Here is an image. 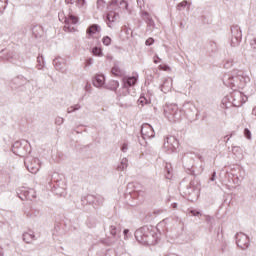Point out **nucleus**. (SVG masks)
Wrapping results in <instances>:
<instances>
[{
  "label": "nucleus",
  "mask_w": 256,
  "mask_h": 256,
  "mask_svg": "<svg viewBox=\"0 0 256 256\" xmlns=\"http://www.w3.org/2000/svg\"><path fill=\"white\" fill-rule=\"evenodd\" d=\"M211 219H213V217H211V216L206 217V221H208V222L211 221Z\"/></svg>",
  "instance_id": "obj_63"
},
{
  "label": "nucleus",
  "mask_w": 256,
  "mask_h": 256,
  "mask_svg": "<svg viewBox=\"0 0 256 256\" xmlns=\"http://www.w3.org/2000/svg\"><path fill=\"white\" fill-rule=\"evenodd\" d=\"M16 193H17L19 199H21V201H25V200L33 201V199H35V197H37L35 190L28 189L26 187L18 188L16 190Z\"/></svg>",
  "instance_id": "obj_11"
},
{
  "label": "nucleus",
  "mask_w": 256,
  "mask_h": 256,
  "mask_svg": "<svg viewBox=\"0 0 256 256\" xmlns=\"http://www.w3.org/2000/svg\"><path fill=\"white\" fill-rule=\"evenodd\" d=\"M223 84L226 87L233 89L238 87V89H245L247 84L250 83L251 78L243 70H234L232 73L225 74L222 78Z\"/></svg>",
  "instance_id": "obj_1"
},
{
  "label": "nucleus",
  "mask_w": 256,
  "mask_h": 256,
  "mask_svg": "<svg viewBox=\"0 0 256 256\" xmlns=\"http://www.w3.org/2000/svg\"><path fill=\"white\" fill-rule=\"evenodd\" d=\"M187 0H184L182 2H180L178 5H177V10L178 11H181V9H185L187 7Z\"/></svg>",
  "instance_id": "obj_39"
},
{
  "label": "nucleus",
  "mask_w": 256,
  "mask_h": 256,
  "mask_svg": "<svg viewBox=\"0 0 256 256\" xmlns=\"http://www.w3.org/2000/svg\"><path fill=\"white\" fill-rule=\"evenodd\" d=\"M63 123H65V119L64 118H62L60 116L56 117V119H55V124L56 125H63Z\"/></svg>",
  "instance_id": "obj_42"
},
{
  "label": "nucleus",
  "mask_w": 256,
  "mask_h": 256,
  "mask_svg": "<svg viewBox=\"0 0 256 256\" xmlns=\"http://www.w3.org/2000/svg\"><path fill=\"white\" fill-rule=\"evenodd\" d=\"M86 225H87V227H89V229H93V228L97 227V219H95L94 217H89L86 220Z\"/></svg>",
  "instance_id": "obj_29"
},
{
  "label": "nucleus",
  "mask_w": 256,
  "mask_h": 256,
  "mask_svg": "<svg viewBox=\"0 0 256 256\" xmlns=\"http://www.w3.org/2000/svg\"><path fill=\"white\" fill-rule=\"evenodd\" d=\"M91 65H93V58H88V59L86 60V67H89V66H91Z\"/></svg>",
  "instance_id": "obj_51"
},
{
  "label": "nucleus",
  "mask_w": 256,
  "mask_h": 256,
  "mask_svg": "<svg viewBox=\"0 0 256 256\" xmlns=\"http://www.w3.org/2000/svg\"><path fill=\"white\" fill-rule=\"evenodd\" d=\"M180 29H185V24H183V22H180Z\"/></svg>",
  "instance_id": "obj_62"
},
{
  "label": "nucleus",
  "mask_w": 256,
  "mask_h": 256,
  "mask_svg": "<svg viewBox=\"0 0 256 256\" xmlns=\"http://www.w3.org/2000/svg\"><path fill=\"white\" fill-rule=\"evenodd\" d=\"M66 5H73L75 3V0H65Z\"/></svg>",
  "instance_id": "obj_57"
},
{
  "label": "nucleus",
  "mask_w": 256,
  "mask_h": 256,
  "mask_svg": "<svg viewBox=\"0 0 256 256\" xmlns=\"http://www.w3.org/2000/svg\"><path fill=\"white\" fill-rule=\"evenodd\" d=\"M250 46L254 49V51H256V37H253L250 40Z\"/></svg>",
  "instance_id": "obj_46"
},
{
  "label": "nucleus",
  "mask_w": 256,
  "mask_h": 256,
  "mask_svg": "<svg viewBox=\"0 0 256 256\" xmlns=\"http://www.w3.org/2000/svg\"><path fill=\"white\" fill-rule=\"evenodd\" d=\"M141 15H142V19H143V21H145V23H147L153 19L151 17V14H149V12H147V11H142Z\"/></svg>",
  "instance_id": "obj_36"
},
{
  "label": "nucleus",
  "mask_w": 256,
  "mask_h": 256,
  "mask_svg": "<svg viewBox=\"0 0 256 256\" xmlns=\"http://www.w3.org/2000/svg\"><path fill=\"white\" fill-rule=\"evenodd\" d=\"M111 72L116 77H121V75H123V71L117 65H114V67L112 68Z\"/></svg>",
  "instance_id": "obj_33"
},
{
  "label": "nucleus",
  "mask_w": 256,
  "mask_h": 256,
  "mask_svg": "<svg viewBox=\"0 0 256 256\" xmlns=\"http://www.w3.org/2000/svg\"><path fill=\"white\" fill-rule=\"evenodd\" d=\"M104 89H108L109 91H117V89H119V81L110 80L106 85H104Z\"/></svg>",
  "instance_id": "obj_22"
},
{
  "label": "nucleus",
  "mask_w": 256,
  "mask_h": 256,
  "mask_svg": "<svg viewBox=\"0 0 256 256\" xmlns=\"http://www.w3.org/2000/svg\"><path fill=\"white\" fill-rule=\"evenodd\" d=\"M191 214L194 215V217H197V215H200L199 211L191 210Z\"/></svg>",
  "instance_id": "obj_58"
},
{
  "label": "nucleus",
  "mask_w": 256,
  "mask_h": 256,
  "mask_svg": "<svg viewBox=\"0 0 256 256\" xmlns=\"http://www.w3.org/2000/svg\"><path fill=\"white\" fill-rule=\"evenodd\" d=\"M29 147V142H27L26 140L16 141L12 145V153H14V155H17L18 157H25L27 153H31Z\"/></svg>",
  "instance_id": "obj_8"
},
{
  "label": "nucleus",
  "mask_w": 256,
  "mask_h": 256,
  "mask_svg": "<svg viewBox=\"0 0 256 256\" xmlns=\"http://www.w3.org/2000/svg\"><path fill=\"white\" fill-rule=\"evenodd\" d=\"M215 177H217V172L214 171L210 177V181H215Z\"/></svg>",
  "instance_id": "obj_54"
},
{
  "label": "nucleus",
  "mask_w": 256,
  "mask_h": 256,
  "mask_svg": "<svg viewBox=\"0 0 256 256\" xmlns=\"http://www.w3.org/2000/svg\"><path fill=\"white\" fill-rule=\"evenodd\" d=\"M247 101V97L239 90H233L229 96L222 99V109H229V107H241Z\"/></svg>",
  "instance_id": "obj_5"
},
{
  "label": "nucleus",
  "mask_w": 256,
  "mask_h": 256,
  "mask_svg": "<svg viewBox=\"0 0 256 256\" xmlns=\"http://www.w3.org/2000/svg\"><path fill=\"white\" fill-rule=\"evenodd\" d=\"M171 89H173V79H164L163 83L160 85V91H162V93H169Z\"/></svg>",
  "instance_id": "obj_19"
},
{
  "label": "nucleus",
  "mask_w": 256,
  "mask_h": 256,
  "mask_svg": "<svg viewBox=\"0 0 256 256\" xmlns=\"http://www.w3.org/2000/svg\"><path fill=\"white\" fill-rule=\"evenodd\" d=\"M94 87H105V75L96 74L93 78Z\"/></svg>",
  "instance_id": "obj_20"
},
{
  "label": "nucleus",
  "mask_w": 256,
  "mask_h": 256,
  "mask_svg": "<svg viewBox=\"0 0 256 256\" xmlns=\"http://www.w3.org/2000/svg\"><path fill=\"white\" fill-rule=\"evenodd\" d=\"M120 6H121V7H124V9H127V7H129V4L127 3V1L122 0V1L120 2Z\"/></svg>",
  "instance_id": "obj_49"
},
{
  "label": "nucleus",
  "mask_w": 256,
  "mask_h": 256,
  "mask_svg": "<svg viewBox=\"0 0 256 256\" xmlns=\"http://www.w3.org/2000/svg\"><path fill=\"white\" fill-rule=\"evenodd\" d=\"M241 39H243V32L241 31V27H239V25L231 26V47H239Z\"/></svg>",
  "instance_id": "obj_10"
},
{
  "label": "nucleus",
  "mask_w": 256,
  "mask_h": 256,
  "mask_svg": "<svg viewBox=\"0 0 256 256\" xmlns=\"http://www.w3.org/2000/svg\"><path fill=\"white\" fill-rule=\"evenodd\" d=\"M151 103V98H147V96L142 95L138 99V105H141L142 107H145V105H150Z\"/></svg>",
  "instance_id": "obj_27"
},
{
  "label": "nucleus",
  "mask_w": 256,
  "mask_h": 256,
  "mask_svg": "<svg viewBox=\"0 0 256 256\" xmlns=\"http://www.w3.org/2000/svg\"><path fill=\"white\" fill-rule=\"evenodd\" d=\"M103 45H106V47H109L111 45V37L109 36H104L102 39Z\"/></svg>",
  "instance_id": "obj_38"
},
{
  "label": "nucleus",
  "mask_w": 256,
  "mask_h": 256,
  "mask_svg": "<svg viewBox=\"0 0 256 256\" xmlns=\"http://www.w3.org/2000/svg\"><path fill=\"white\" fill-rule=\"evenodd\" d=\"M51 185L54 189H65V182L63 181V175L54 172L51 176Z\"/></svg>",
  "instance_id": "obj_15"
},
{
  "label": "nucleus",
  "mask_w": 256,
  "mask_h": 256,
  "mask_svg": "<svg viewBox=\"0 0 256 256\" xmlns=\"http://www.w3.org/2000/svg\"><path fill=\"white\" fill-rule=\"evenodd\" d=\"M67 113L68 114L75 113V109L73 108V106H70L67 108Z\"/></svg>",
  "instance_id": "obj_52"
},
{
  "label": "nucleus",
  "mask_w": 256,
  "mask_h": 256,
  "mask_svg": "<svg viewBox=\"0 0 256 256\" xmlns=\"http://www.w3.org/2000/svg\"><path fill=\"white\" fill-rule=\"evenodd\" d=\"M53 65L56 71H60V73H67V68H66L67 62L65 61V59L60 57L55 58L53 60Z\"/></svg>",
  "instance_id": "obj_18"
},
{
  "label": "nucleus",
  "mask_w": 256,
  "mask_h": 256,
  "mask_svg": "<svg viewBox=\"0 0 256 256\" xmlns=\"http://www.w3.org/2000/svg\"><path fill=\"white\" fill-rule=\"evenodd\" d=\"M235 239H236V244L240 249H242L243 251H245V249H249V246L251 244L249 241V236H247L245 233L243 232L236 233Z\"/></svg>",
  "instance_id": "obj_14"
},
{
  "label": "nucleus",
  "mask_w": 256,
  "mask_h": 256,
  "mask_svg": "<svg viewBox=\"0 0 256 256\" xmlns=\"http://www.w3.org/2000/svg\"><path fill=\"white\" fill-rule=\"evenodd\" d=\"M130 193V197H132V199H138L139 201H143V197H145V192L142 190H134Z\"/></svg>",
  "instance_id": "obj_23"
},
{
  "label": "nucleus",
  "mask_w": 256,
  "mask_h": 256,
  "mask_svg": "<svg viewBox=\"0 0 256 256\" xmlns=\"http://www.w3.org/2000/svg\"><path fill=\"white\" fill-rule=\"evenodd\" d=\"M164 116L168 121H170V123H175L177 121H181L183 112L179 110V106H177V104H166L164 106Z\"/></svg>",
  "instance_id": "obj_6"
},
{
  "label": "nucleus",
  "mask_w": 256,
  "mask_h": 256,
  "mask_svg": "<svg viewBox=\"0 0 256 256\" xmlns=\"http://www.w3.org/2000/svg\"><path fill=\"white\" fill-rule=\"evenodd\" d=\"M139 79V76H124L122 78V83H123V90H126V92L122 95H118L117 97V101H118V105L120 107H131V105H133V102H131V100L133 99V97L131 96H127L129 95V87H134V85H137V81Z\"/></svg>",
  "instance_id": "obj_3"
},
{
  "label": "nucleus",
  "mask_w": 256,
  "mask_h": 256,
  "mask_svg": "<svg viewBox=\"0 0 256 256\" xmlns=\"http://www.w3.org/2000/svg\"><path fill=\"white\" fill-rule=\"evenodd\" d=\"M7 9V0H0V13H3Z\"/></svg>",
  "instance_id": "obj_37"
},
{
  "label": "nucleus",
  "mask_w": 256,
  "mask_h": 256,
  "mask_svg": "<svg viewBox=\"0 0 256 256\" xmlns=\"http://www.w3.org/2000/svg\"><path fill=\"white\" fill-rule=\"evenodd\" d=\"M184 169H187V171L193 169V159H184Z\"/></svg>",
  "instance_id": "obj_30"
},
{
  "label": "nucleus",
  "mask_w": 256,
  "mask_h": 256,
  "mask_svg": "<svg viewBox=\"0 0 256 256\" xmlns=\"http://www.w3.org/2000/svg\"><path fill=\"white\" fill-rule=\"evenodd\" d=\"M106 19H107V21H109V23H111V21H113V20H111V14H108V15L106 16Z\"/></svg>",
  "instance_id": "obj_60"
},
{
  "label": "nucleus",
  "mask_w": 256,
  "mask_h": 256,
  "mask_svg": "<svg viewBox=\"0 0 256 256\" xmlns=\"http://www.w3.org/2000/svg\"><path fill=\"white\" fill-rule=\"evenodd\" d=\"M147 23V27L150 31H152V29H155V21L152 19V20H148Z\"/></svg>",
  "instance_id": "obj_41"
},
{
  "label": "nucleus",
  "mask_w": 256,
  "mask_h": 256,
  "mask_svg": "<svg viewBox=\"0 0 256 256\" xmlns=\"http://www.w3.org/2000/svg\"><path fill=\"white\" fill-rule=\"evenodd\" d=\"M110 235L115 237L117 235V227L110 226Z\"/></svg>",
  "instance_id": "obj_43"
},
{
  "label": "nucleus",
  "mask_w": 256,
  "mask_h": 256,
  "mask_svg": "<svg viewBox=\"0 0 256 256\" xmlns=\"http://www.w3.org/2000/svg\"><path fill=\"white\" fill-rule=\"evenodd\" d=\"M104 201H105V198H103V196L99 194L97 195L89 194L81 198V203L83 207H85V205H92L94 209H97V207H100V205H103Z\"/></svg>",
  "instance_id": "obj_7"
},
{
  "label": "nucleus",
  "mask_w": 256,
  "mask_h": 256,
  "mask_svg": "<svg viewBox=\"0 0 256 256\" xmlns=\"http://www.w3.org/2000/svg\"><path fill=\"white\" fill-rule=\"evenodd\" d=\"M5 252L3 251V248L0 247V256H4Z\"/></svg>",
  "instance_id": "obj_61"
},
{
  "label": "nucleus",
  "mask_w": 256,
  "mask_h": 256,
  "mask_svg": "<svg viewBox=\"0 0 256 256\" xmlns=\"http://www.w3.org/2000/svg\"><path fill=\"white\" fill-rule=\"evenodd\" d=\"M164 148L168 153H175L179 149V140L175 136H167L164 141Z\"/></svg>",
  "instance_id": "obj_13"
},
{
  "label": "nucleus",
  "mask_w": 256,
  "mask_h": 256,
  "mask_svg": "<svg viewBox=\"0 0 256 256\" xmlns=\"http://www.w3.org/2000/svg\"><path fill=\"white\" fill-rule=\"evenodd\" d=\"M196 157L199 161H201V163H203V161H205V158H203V156H201V154H197Z\"/></svg>",
  "instance_id": "obj_55"
},
{
  "label": "nucleus",
  "mask_w": 256,
  "mask_h": 256,
  "mask_svg": "<svg viewBox=\"0 0 256 256\" xmlns=\"http://www.w3.org/2000/svg\"><path fill=\"white\" fill-rule=\"evenodd\" d=\"M40 211L39 210H31V217H39L40 215Z\"/></svg>",
  "instance_id": "obj_47"
},
{
  "label": "nucleus",
  "mask_w": 256,
  "mask_h": 256,
  "mask_svg": "<svg viewBox=\"0 0 256 256\" xmlns=\"http://www.w3.org/2000/svg\"><path fill=\"white\" fill-rule=\"evenodd\" d=\"M92 54H93L95 57H103V50H102L100 47L95 46V47L92 49Z\"/></svg>",
  "instance_id": "obj_32"
},
{
  "label": "nucleus",
  "mask_w": 256,
  "mask_h": 256,
  "mask_svg": "<svg viewBox=\"0 0 256 256\" xmlns=\"http://www.w3.org/2000/svg\"><path fill=\"white\" fill-rule=\"evenodd\" d=\"M244 136L246 137V139H251V130H249L248 128H245Z\"/></svg>",
  "instance_id": "obj_44"
},
{
  "label": "nucleus",
  "mask_w": 256,
  "mask_h": 256,
  "mask_svg": "<svg viewBox=\"0 0 256 256\" xmlns=\"http://www.w3.org/2000/svg\"><path fill=\"white\" fill-rule=\"evenodd\" d=\"M129 149V146L127 145V143H124L121 147V151L123 153H127V150Z\"/></svg>",
  "instance_id": "obj_48"
},
{
  "label": "nucleus",
  "mask_w": 256,
  "mask_h": 256,
  "mask_svg": "<svg viewBox=\"0 0 256 256\" xmlns=\"http://www.w3.org/2000/svg\"><path fill=\"white\" fill-rule=\"evenodd\" d=\"M211 47H212L213 51H217V43L211 42Z\"/></svg>",
  "instance_id": "obj_56"
},
{
  "label": "nucleus",
  "mask_w": 256,
  "mask_h": 256,
  "mask_svg": "<svg viewBox=\"0 0 256 256\" xmlns=\"http://www.w3.org/2000/svg\"><path fill=\"white\" fill-rule=\"evenodd\" d=\"M22 239L25 243H31V241H35V239H37V238L35 237V234L25 232L22 236Z\"/></svg>",
  "instance_id": "obj_26"
},
{
  "label": "nucleus",
  "mask_w": 256,
  "mask_h": 256,
  "mask_svg": "<svg viewBox=\"0 0 256 256\" xmlns=\"http://www.w3.org/2000/svg\"><path fill=\"white\" fill-rule=\"evenodd\" d=\"M76 5L83 7V5H85V0H76Z\"/></svg>",
  "instance_id": "obj_50"
},
{
  "label": "nucleus",
  "mask_w": 256,
  "mask_h": 256,
  "mask_svg": "<svg viewBox=\"0 0 256 256\" xmlns=\"http://www.w3.org/2000/svg\"><path fill=\"white\" fill-rule=\"evenodd\" d=\"M96 5L98 11H105V8L107 7V2H105V0H97Z\"/></svg>",
  "instance_id": "obj_31"
},
{
  "label": "nucleus",
  "mask_w": 256,
  "mask_h": 256,
  "mask_svg": "<svg viewBox=\"0 0 256 256\" xmlns=\"http://www.w3.org/2000/svg\"><path fill=\"white\" fill-rule=\"evenodd\" d=\"M201 183L195 177H185L179 185V191L188 201H193L199 197Z\"/></svg>",
  "instance_id": "obj_2"
},
{
  "label": "nucleus",
  "mask_w": 256,
  "mask_h": 256,
  "mask_svg": "<svg viewBox=\"0 0 256 256\" xmlns=\"http://www.w3.org/2000/svg\"><path fill=\"white\" fill-rule=\"evenodd\" d=\"M165 171H166V174H165L166 179H171V177H172L171 172L173 171L171 164H166Z\"/></svg>",
  "instance_id": "obj_34"
},
{
  "label": "nucleus",
  "mask_w": 256,
  "mask_h": 256,
  "mask_svg": "<svg viewBox=\"0 0 256 256\" xmlns=\"http://www.w3.org/2000/svg\"><path fill=\"white\" fill-rule=\"evenodd\" d=\"M32 33H33L34 37H36V39H39V37H41V35H43V26L34 25L32 27Z\"/></svg>",
  "instance_id": "obj_24"
},
{
  "label": "nucleus",
  "mask_w": 256,
  "mask_h": 256,
  "mask_svg": "<svg viewBox=\"0 0 256 256\" xmlns=\"http://www.w3.org/2000/svg\"><path fill=\"white\" fill-rule=\"evenodd\" d=\"M37 63H38L37 65L38 69H43V67H45V59L43 58V55H39L37 57Z\"/></svg>",
  "instance_id": "obj_35"
},
{
  "label": "nucleus",
  "mask_w": 256,
  "mask_h": 256,
  "mask_svg": "<svg viewBox=\"0 0 256 256\" xmlns=\"http://www.w3.org/2000/svg\"><path fill=\"white\" fill-rule=\"evenodd\" d=\"M72 107L74 108V111H79V109H81V104H75L72 105Z\"/></svg>",
  "instance_id": "obj_53"
},
{
  "label": "nucleus",
  "mask_w": 256,
  "mask_h": 256,
  "mask_svg": "<svg viewBox=\"0 0 256 256\" xmlns=\"http://www.w3.org/2000/svg\"><path fill=\"white\" fill-rule=\"evenodd\" d=\"M181 111L182 113L184 112V115H186V117H193L197 112V108L193 103L186 102L183 104Z\"/></svg>",
  "instance_id": "obj_17"
},
{
  "label": "nucleus",
  "mask_w": 256,
  "mask_h": 256,
  "mask_svg": "<svg viewBox=\"0 0 256 256\" xmlns=\"http://www.w3.org/2000/svg\"><path fill=\"white\" fill-rule=\"evenodd\" d=\"M100 31H101V26H99V24H92L87 28L86 33L87 35H89V37H91L95 35V33H99Z\"/></svg>",
  "instance_id": "obj_21"
},
{
  "label": "nucleus",
  "mask_w": 256,
  "mask_h": 256,
  "mask_svg": "<svg viewBox=\"0 0 256 256\" xmlns=\"http://www.w3.org/2000/svg\"><path fill=\"white\" fill-rule=\"evenodd\" d=\"M64 23V31H66V33H75V31H77V28L71 25H77L79 23V17L73 14H69L65 17Z\"/></svg>",
  "instance_id": "obj_12"
},
{
  "label": "nucleus",
  "mask_w": 256,
  "mask_h": 256,
  "mask_svg": "<svg viewBox=\"0 0 256 256\" xmlns=\"http://www.w3.org/2000/svg\"><path fill=\"white\" fill-rule=\"evenodd\" d=\"M1 58L3 59V61H10V63H15L14 59H16L17 56H15V53L13 51H10L7 54H3Z\"/></svg>",
  "instance_id": "obj_25"
},
{
  "label": "nucleus",
  "mask_w": 256,
  "mask_h": 256,
  "mask_svg": "<svg viewBox=\"0 0 256 256\" xmlns=\"http://www.w3.org/2000/svg\"><path fill=\"white\" fill-rule=\"evenodd\" d=\"M123 234L125 237H127V235L129 234V229H124Z\"/></svg>",
  "instance_id": "obj_59"
},
{
  "label": "nucleus",
  "mask_w": 256,
  "mask_h": 256,
  "mask_svg": "<svg viewBox=\"0 0 256 256\" xmlns=\"http://www.w3.org/2000/svg\"><path fill=\"white\" fill-rule=\"evenodd\" d=\"M233 67V60L229 59L224 62V68L225 69H231Z\"/></svg>",
  "instance_id": "obj_40"
},
{
  "label": "nucleus",
  "mask_w": 256,
  "mask_h": 256,
  "mask_svg": "<svg viewBox=\"0 0 256 256\" xmlns=\"http://www.w3.org/2000/svg\"><path fill=\"white\" fill-rule=\"evenodd\" d=\"M141 135L143 139H153L155 137V130L151 124H143L141 127Z\"/></svg>",
  "instance_id": "obj_16"
},
{
  "label": "nucleus",
  "mask_w": 256,
  "mask_h": 256,
  "mask_svg": "<svg viewBox=\"0 0 256 256\" xmlns=\"http://www.w3.org/2000/svg\"><path fill=\"white\" fill-rule=\"evenodd\" d=\"M24 165L29 173L35 175L41 169V160L39 158H33V156H28L24 159Z\"/></svg>",
  "instance_id": "obj_9"
},
{
  "label": "nucleus",
  "mask_w": 256,
  "mask_h": 256,
  "mask_svg": "<svg viewBox=\"0 0 256 256\" xmlns=\"http://www.w3.org/2000/svg\"><path fill=\"white\" fill-rule=\"evenodd\" d=\"M153 43H155V39L153 38H148L145 42V45H147V47H151V45H153Z\"/></svg>",
  "instance_id": "obj_45"
},
{
  "label": "nucleus",
  "mask_w": 256,
  "mask_h": 256,
  "mask_svg": "<svg viewBox=\"0 0 256 256\" xmlns=\"http://www.w3.org/2000/svg\"><path fill=\"white\" fill-rule=\"evenodd\" d=\"M129 165V160H127V158H123L120 162V164L118 165L117 169L118 171H125V169H127Z\"/></svg>",
  "instance_id": "obj_28"
},
{
  "label": "nucleus",
  "mask_w": 256,
  "mask_h": 256,
  "mask_svg": "<svg viewBox=\"0 0 256 256\" xmlns=\"http://www.w3.org/2000/svg\"><path fill=\"white\" fill-rule=\"evenodd\" d=\"M135 239L142 245H157V233L149 226H143L135 231Z\"/></svg>",
  "instance_id": "obj_4"
},
{
  "label": "nucleus",
  "mask_w": 256,
  "mask_h": 256,
  "mask_svg": "<svg viewBox=\"0 0 256 256\" xmlns=\"http://www.w3.org/2000/svg\"><path fill=\"white\" fill-rule=\"evenodd\" d=\"M252 115H255V116H256V108H254V109L252 110Z\"/></svg>",
  "instance_id": "obj_64"
}]
</instances>
